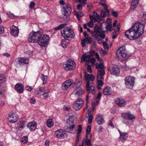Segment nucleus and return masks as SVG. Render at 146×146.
<instances>
[{"label":"nucleus","instance_id":"nucleus-35","mask_svg":"<svg viewBox=\"0 0 146 146\" xmlns=\"http://www.w3.org/2000/svg\"><path fill=\"white\" fill-rule=\"evenodd\" d=\"M50 92L49 90L47 89L42 94L44 98V99H46L49 95V93Z\"/></svg>","mask_w":146,"mask_h":146},{"label":"nucleus","instance_id":"nucleus-24","mask_svg":"<svg viewBox=\"0 0 146 146\" xmlns=\"http://www.w3.org/2000/svg\"><path fill=\"white\" fill-rule=\"evenodd\" d=\"M110 72L111 74L115 76H118L119 74L120 70L117 67L112 68L111 69Z\"/></svg>","mask_w":146,"mask_h":146},{"label":"nucleus","instance_id":"nucleus-50","mask_svg":"<svg viewBox=\"0 0 146 146\" xmlns=\"http://www.w3.org/2000/svg\"><path fill=\"white\" fill-rule=\"evenodd\" d=\"M94 30L96 33H99L100 32V29L98 26L95 27L94 28Z\"/></svg>","mask_w":146,"mask_h":146},{"label":"nucleus","instance_id":"nucleus-55","mask_svg":"<svg viewBox=\"0 0 146 146\" xmlns=\"http://www.w3.org/2000/svg\"><path fill=\"white\" fill-rule=\"evenodd\" d=\"M77 9L78 10H81L82 9V5L81 4H78L77 5Z\"/></svg>","mask_w":146,"mask_h":146},{"label":"nucleus","instance_id":"nucleus-22","mask_svg":"<svg viewBox=\"0 0 146 146\" xmlns=\"http://www.w3.org/2000/svg\"><path fill=\"white\" fill-rule=\"evenodd\" d=\"M118 131L120 134V136L119 137V139L120 141H124L127 140L128 137V133L127 132H121L119 130Z\"/></svg>","mask_w":146,"mask_h":146},{"label":"nucleus","instance_id":"nucleus-7","mask_svg":"<svg viewBox=\"0 0 146 146\" xmlns=\"http://www.w3.org/2000/svg\"><path fill=\"white\" fill-rule=\"evenodd\" d=\"M126 87L128 88L132 89L134 84V78L131 76L126 77L124 79Z\"/></svg>","mask_w":146,"mask_h":146},{"label":"nucleus","instance_id":"nucleus-32","mask_svg":"<svg viewBox=\"0 0 146 146\" xmlns=\"http://www.w3.org/2000/svg\"><path fill=\"white\" fill-rule=\"evenodd\" d=\"M25 125V121H21L19 124L18 127L19 130H21L22 129L24 128Z\"/></svg>","mask_w":146,"mask_h":146},{"label":"nucleus","instance_id":"nucleus-60","mask_svg":"<svg viewBox=\"0 0 146 146\" xmlns=\"http://www.w3.org/2000/svg\"><path fill=\"white\" fill-rule=\"evenodd\" d=\"M82 125H80L78 126V128L77 129V131L78 133H80V132L82 131Z\"/></svg>","mask_w":146,"mask_h":146},{"label":"nucleus","instance_id":"nucleus-28","mask_svg":"<svg viewBox=\"0 0 146 146\" xmlns=\"http://www.w3.org/2000/svg\"><path fill=\"white\" fill-rule=\"evenodd\" d=\"M88 112L86 114V117H88V123H91L93 119V116L92 115L90 114L91 111L88 109L87 110Z\"/></svg>","mask_w":146,"mask_h":146},{"label":"nucleus","instance_id":"nucleus-29","mask_svg":"<svg viewBox=\"0 0 146 146\" xmlns=\"http://www.w3.org/2000/svg\"><path fill=\"white\" fill-rule=\"evenodd\" d=\"M139 0H133L131 4V8L133 10L137 6Z\"/></svg>","mask_w":146,"mask_h":146},{"label":"nucleus","instance_id":"nucleus-36","mask_svg":"<svg viewBox=\"0 0 146 146\" xmlns=\"http://www.w3.org/2000/svg\"><path fill=\"white\" fill-rule=\"evenodd\" d=\"M6 81V77L4 74L0 75V84H2Z\"/></svg>","mask_w":146,"mask_h":146},{"label":"nucleus","instance_id":"nucleus-57","mask_svg":"<svg viewBox=\"0 0 146 146\" xmlns=\"http://www.w3.org/2000/svg\"><path fill=\"white\" fill-rule=\"evenodd\" d=\"M95 54V51L94 50H91L90 51V55L92 57L94 56Z\"/></svg>","mask_w":146,"mask_h":146},{"label":"nucleus","instance_id":"nucleus-43","mask_svg":"<svg viewBox=\"0 0 146 146\" xmlns=\"http://www.w3.org/2000/svg\"><path fill=\"white\" fill-rule=\"evenodd\" d=\"M112 27V25L111 23L108 24L106 26V28L107 31H111V29Z\"/></svg>","mask_w":146,"mask_h":146},{"label":"nucleus","instance_id":"nucleus-63","mask_svg":"<svg viewBox=\"0 0 146 146\" xmlns=\"http://www.w3.org/2000/svg\"><path fill=\"white\" fill-rule=\"evenodd\" d=\"M4 28L3 27L1 26L0 27V34H2L4 32Z\"/></svg>","mask_w":146,"mask_h":146},{"label":"nucleus","instance_id":"nucleus-31","mask_svg":"<svg viewBox=\"0 0 146 146\" xmlns=\"http://www.w3.org/2000/svg\"><path fill=\"white\" fill-rule=\"evenodd\" d=\"M84 143L85 146L86 145L89 146L92 145L91 144L90 139L88 138L87 136H86V139H84Z\"/></svg>","mask_w":146,"mask_h":146},{"label":"nucleus","instance_id":"nucleus-11","mask_svg":"<svg viewBox=\"0 0 146 146\" xmlns=\"http://www.w3.org/2000/svg\"><path fill=\"white\" fill-rule=\"evenodd\" d=\"M56 136L59 139H64L66 136V132L62 129H58L55 132Z\"/></svg>","mask_w":146,"mask_h":146},{"label":"nucleus","instance_id":"nucleus-10","mask_svg":"<svg viewBox=\"0 0 146 146\" xmlns=\"http://www.w3.org/2000/svg\"><path fill=\"white\" fill-rule=\"evenodd\" d=\"M49 40V36L47 35H44L42 39L39 41V44L41 47H45L47 44Z\"/></svg>","mask_w":146,"mask_h":146},{"label":"nucleus","instance_id":"nucleus-1","mask_svg":"<svg viewBox=\"0 0 146 146\" xmlns=\"http://www.w3.org/2000/svg\"><path fill=\"white\" fill-rule=\"evenodd\" d=\"M144 27L142 23L137 22L125 32V36L130 40H135L143 33Z\"/></svg>","mask_w":146,"mask_h":146},{"label":"nucleus","instance_id":"nucleus-48","mask_svg":"<svg viewBox=\"0 0 146 146\" xmlns=\"http://www.w3.org/2000/svg\"><path fill=\"white\" fill-rule=\"evenodd\" d=\"M91 130V126L90 125L88 126L86 130V133L87 134H89L90 133Z\"/></svg>","mask_w":146,"mask_h":146},{"label":"nucleus","instance_id":"nucleus-42","mask_svg":"<svg viewBox=\"0 0 146 146\" xmlns=\"http://www.w3.org/2000/svg\"><path fill=\"white\" fill-rule=\"evenodd\" d=\"M28 141L27 137L26 136H24L23 137L21 140V141L23 143H25L27 142Z\"/></svg>","mask_w":146,"mask_h":146},{"label":"nucleus","instance_id":"nucleus-2","mask_svg":"<svg viewBox=\"0 0 146 146\" xmlns=\"http://www.w3.org/2000/svg\"><path fill=\"white\" fill-rule=\"evenodd\" d=\"M85 79L87 82L86 86V90L88 94L90 93L91 92L94 94L95 93L94 85L93 82L94 80V77L92 74H85Z\"/></svg>","mask_w":146,"mask_h":146},{"label":"nucleus","instance_id":"nucleus-46","mask_svg":"<svg viewBox=\"0 0 146 146\" xmlns=\"http://www.w3.org/2000/svg\"><path fill=\"white\" fill-rule=\"evenodd\" d=\"M96 21H98V22L102 21V17L101 16H100L97 14H96Z\"/></svg>","mask_w":146,"mask_h":146},{"label":"nucleus","instance_id":"nucleus-8","mask_svg":"<svg viewBox=\"0 0 146 146\" xmlns=\"http://www.w3.org/2000/svg\"><path fill=\"white\" fill-rule=\"evenodd\" d=\"M125 47L122 46L120 47L117 50L116 54V56L118 58H127V54L125 52Z\"/></svg>","mask_w":146,"mask_h":146},{"label":"nucleus","instance_id":"nucleus-30","mask_svg":"<svg viewBox=\"0 0 146 146\" xmlns=\"http://www.w3.org/2000/svg\"><path fill=\"white\" fill-rule=\"evenodd\" d=\"M46 125L47 126L50 128L52 127L54 125V122L52 119H48L46 121Z\"/></svg>","mask_w":146,"mask_h":146},{"label":"nucleus","instance_id":"nucleus-34","mask_svg":"<svg viewBox=\"0 0 146 146\" xmlns=\"http://www.w3.org/2000/svg\"><path fill=\"white\" fill-rule=\"evenodd\" d=\"M104 67L103 64L102 63H100L99 64L98 63H97L96 64V68L97 69L99 68L100 70H102ZM99 72V70H98V72Z\"/></svg>","mask_w":146,"mask_h":146},{"label":"nucleus","instance_id":"nucleus-40","mask_svg":"<svg viewBox=\"0 0 146 146\" xmlns=\"http://www.w3.org/2000/svg\"><path fill=\"white\" fill-rule=\"evenodd\" d=\"M75 15L78 20H79L81 17L83 15V14L81 11L76 13Z\"/></svg>","mask_w":146,"mask_h":146},{"label":"nucleus","instance_id":"nucleus-58","mask_svg":"<svg viewBox=\"0 0 146 146\" xmlns=\"http://www.w3.org/2000/svg\"><path fill=\"white\" fill-rule=\"evenodd\" d=\"M116 31H115L112 33V38L113 39L117 37V35L116 34Z\"/></svg>","mask_w":146,"mask_h":146},{"label":"nucleus","instance_id":"nucleus-19","mask_svg":"<svg viewBox=\"0 0 146 146\" xmlns=\"http://www.w3.org/2000/svg\"><path fill=\"white\" fill-rule=\"evenodd\" d=\"M121 115L125 119L132 120L135 119V116L131 114L130 112H128L127 113H123Z\"/></svg>","mask_w":146,"mask_h":146},{"label":"nucleus","instance_id":"nucleus-12","mask_svg":"<svg viewBox=\"0 0 146 146\" xmlns=\"http://www.w3.org/2000/svg\"><path fill=\"white\" fill-rule=\"evenodd\" d=\"M62 8L64 11V15L66 16H69L70 14L72 11L70 5L66 4L63 5Z\"/></svg>","mask_w":146,"mask_h":146},{"label":"nucleus","instance_id":"nucleus-37","mask_svg":"<svg viewBox=\"0 0 146 146\" xmlns=\"http://www.w3.org/2000/svg\"><path fill=\"white\" fill-rule=\"evenodd\" d=\"M140 18L141 21L146 22V13L143 12L141 14Z\"/></svg>","mask_w":146,"mask_h":146},{"label":"nucleus","instance_id":"nucleus-23","mask_svg":"<svg viewBox=\"0 0 146 146\" xmlns=\"http://www.w3.org/2000/svg\"><path fill=\"white\" fill-rule=\"evenodd\" d=\"M15 88L18 93H21L23 92L24 87L21 83H18L15 85Z\"/></svg>","mask_w":146,"mask_h":146},{"label":"nucleus","instance_id":"nucleus-20","mask_svg":"<svg viewBox=\"0 0 146 146\" xmlns=\"http://www.w3.org/2000/svg\"><path fill=\"white\" fill-rule=\"evenodd\" d=\"M96 122L99 125H102L105 123L103 116L100 114H97L95 119Z\"/></svg>","mask_w":146,"mask_h":146},{"label":"nucleus","instance_id":"nucleus-18","mask_svg":"<svg viewBox=\"0 0 146 146\" xmlns=\"http://www.w3.org/2000/svg\"><path fill=\"white\" fill-rule=\"evenodd\" d=\"M73 83L72 79L68 80L62 84V88L64 90L67 89Z\"/></svg>","mask_w":146,"mask_h":146},{"label":"nucleus","instance_id":"nucleus-21","mask_svg":"<svg viewBox=\"0 0 146 146\" xmlns=\"http://www.w3.org/2000/svg\"><path fill=\"white\" fill-rule=\"evenodd\" d=\"M37 125L36 121H32L28 123L27 127L31 131H32L35 130Z\"/></svg>","mask_w":146,"mask_h":146},{"label":"nucleus","instance_id":"nucleus-16","mask_svg":"<svg viewBox=\"0 0 146 146\" xmlns=\"http://www.w3.org/2000/svg\"><path fill=\"white\" fill-rule=\"evenodd\" d=\"M115 103L120 107H124L126 104V102L122 98H117L115 100Z\"/></svg>","mask_w":146,"mask_h":146},{"label":"nucleus","instance_id":"nucleus-51","mask_svg":"<svg viewBox=\"0 0 146 146\" xmlns=\"http://www.w3.org/2000/svg\"><path fill=\"white\" fill-rule=\"evenodd\" d=\"M82 83L81 81H79V82H78L74 83V84H77V85L76 86V88H79L80 86L81 85Z\"/></svg>","mask_w":146,"mask_h":146},{"label":"nucleus","instance_id":"nucleus-13","mask_svg":"<svg viewBox=\"0 0 146 146\" xmlns=\"http://www.w3.org/2000/svg\"><path fill=\"white\" fill-rule=\"evenodd\" d=\"M8 119L10 122L15 123L18 120V116L16 113L12 112L9 114Z\"/></svg>","mask_w":146,"mask_h":146},{"label":"nucleus","instance_id":"nucleus-6","mask_svg":"<svg viewBox=\"0 0 146 146\" xmlns=\"http://www.w3.org/2000/svg\"><path fill=\"white\" fill-rule=\"evenodd\" d=\"M99 72L97 73V88L100 89L103 85L102 80L103 79V76L105 75V72L104 70H99Z\"/></svg>","mask_w":146,"mask_h":146},{"label":"nucleus","instance_id":"nucleus-49","mask_svg":"<svg viewBox=\"0 0 146 146\" xmlns=\"http://www.w3.org/2000/svg\"><path fill=\"white\" fill-rule=\"evenodd\" d=\"M106 13L105 11L102 10L101 12V16L102 17L104 18L106 17Z\"/></svg>","mask_w":146,"mask_h":146},{"label":"nucleus","instance_id":"nucleus-64","mask_svg":"<svg viewBox=\"0 0 146 146\" xmlns=\"http://www.w3.org/2000/svg\"><path fill=\"white\" fill-rule=\"evenodd\" d=\"M87 70L88 71L90 72L91 73L92 72L91 66L90 65H88L87 66Z\"/></svg>","mask_w":146,"mask_h":146},{"label":"nucleus","instance_id":"nucleus-4","mask_svg":"<svg viewBox=\"0 0 146 146\" xmlns=\"http://www.w3.org/2000/svg\"><path fill=\"white\" fill-rule=\"evenodd\" d=\"M60 32L62 36L66 40H71L75 36L74 31L69 27L61 29Z\"/></svg>","mask_w":146,"mask_h":146},{"label":"nucleus","instance_id":"nucleus-47","mask_svg":"<svg viewBox=\"0 0 146 146\" xmlns=\"http://www.w3.org/2000/svg\"><path fill=\"white\" fill-rule=\"evenodd\" d=\"M90 18L91 20V21L94 23L96 22V17H94L93 16L90 15Z\"/></svg>","mask_w":146,"mask_h":146},{"label":"nucleus","instance_id":"nucleus-33","mask_svg":"<svg viewBox=\"0 0 146 146\" xmlns=\"http://www.w3.org/2000/svg\"><path fill=\"white\" fill-rule=\"evenodd\" d=\"M66 39L62 40L61 42V45L64 48H65L67 47L68 44V42H66Z\"/></svg>","mask_w":146,"mask_h":146},{"label":"nucleus","instance_id":"nucleus-41","mask_svg":"<svg viewBox=\"0 0 146 146\" xmlns=\"http://www.w3.org/2000/svg\"><path fill=\"white\" fill-rule=\"evenodd\" d=\"M41 78L42 80L43 81V84H45L47 80V78L46 76H44L43 74L41 75Z\"/></svg>","mask_w":146,"mask_h":146},{"label":"nucleus","instance_id":"nucleus-17","mask_svg":"<svg viewBox=\"0 0 146 146\" xmlns=\"http://www.w3.org/2000/svg\"><path fill=\"white\" fill-rule=\"evenodd\" d=\"M10 29V33L12 35L15 37L18 36L19 30L18 27L13 25L11 27Z\"/></svg>","mask_w":146,"mask_h":146},{"label":"nucleus","instance_id":"nucleus-44","mask_svg":"<svg viewBox=\"0 0 146 146\" xmlns=\"http://www.w3.org/2000/svg\"><path fill=\"white\" fill-rule=\"evenodd\" d=\"M103 45L104 48L106 50H108L109 49V46L108 44L105 41L103 42Z\"/></svg>","mask_w":146,"mask_h":146},{"label":"nucleus","instance_id":"nucleus-54","mask_svg":"<svg viewBox=\"0 0 146 146\" xmlns=\"http://www.w3.org/2000/svg\"><path fill=\"white\" fill-rule=\"evenodd\" d=\"M29 100L30 103L32 104H34L35 102V99L34 98H30Z\"/></svg>","mask_w":146,"mask_h":146},{"label":"nucleus","instance_id":"nucleus-56","mask_svg":"<svg viewBox=\"0 0 146 146\" xmlns=\"http://www.w3.org/2000/svg\"><path fill=\"white\" fill-rule=\"evenodd\" d=\"M81 41L82 46V47L85 46V42H86V40L84 39H82Z\"/></svg>","mask_w":146,"mask_h":146},{"label":"nucleus","instance_id":"nucleus-25","mask_svg":"<svg viewBox=\"0 0 146 146\" xmlns=\"http://www.w3.org/2000/svg\"><path fill=\"white\" fill-rule=\"evenodd\" d=\"M91 57L90 55H86V54H83L81 57V62L82 63L86 61V63H88Z\"/></svg>","mask_w":146,"mask_h":146},{"label":"nucleus","instance_id":"nucleus-9","mask_svg":"<svg viewBox=\"0 0 146 146\" xmlns=\"http://www.w3.org/2000/svg\"><path fill=\"white\" fill-rule=\"evenodd\" d=\"M84 103V101L82 99L79 98L73 104V109L75 110H79L82 108Z\"/></svg>","mask_w":146,"mask_h":146},{"label":"nucleus","instance_id":"nucleus-45","mask_svg":"<svg viewBox=\"0 0 146 146\" xmlns=\"http://www.w3.org/2000/svg\"><path fill=\"white\" fill-rule=\"evenodd\" d=\"M7 15L11 18H14L16 17L13 13H11L10 12H7Z\"/></svg>","mask_w":146,"mask_h":146},{"label":"nucleus","instance_id":"nucleus-52","mask_svg":"<svg viewBox=\"0 0 146 146\" xmlns=\"http://www.w3.org/2000/svg\"><path fill=\"white\" fill-rule=\"evenodd\" d=\"M86 40V42H87L88 43H90L92 40L91 38L89 37H87L85 39Z\"/></svg>","mask_w":146,"mask_h":146},{"label":"nucleus","instance_id":"nucleus-26","mask_svg":"<svg viewBox=\"0 0 146 146\" xmlns=\"http://www.w3.org/2000/svg\"><path fill=\"white\" fill-rule=\"evenodd\" d=\"M105 0H100V1L99 2V4L102 5L104 9L108 13V15H109V13H110V11L108 9V6L106 5L105 3Z\"/></svg>","mask_w":146,"mask_h":146},{"label":"nucleus","instance_id":"nucleus-27","mask_svg":"<svg viewBox=\"0 0 146 146\" xmlns=\"http://www.w3.org/2000/svg\"><path fill=\"white\" fill-rule=\"evenodd\" d=\"M112 92L111 89V88L109 87H106L104 90L103 93L106 95H109L111 94Z\"/></svg>","mask_w":146,"mask_h":146},{"label":"nucleus","instance_id":"nucleus-62","mask_svg":"<svg viewBox=\"0 0 146 146\" xmlns=\"http://www.w3.org/2000/svg\"><path fill=\"white\" fill-rule=\"evenodd\" d=\"M112 15L115 17H117L118 16V14L116 12H115L114 11H113L112 13H111Z\"/></svg>","mask_w":146,"mask_h":146},{"label":"nucleus","instance_id":"nucleus-5","mask_svg":"<svg viewBox=\"0 0 146 146\" xmlns=\"http://www.w3.org/2000/svg\"><path fill=\"white\" fill-rule=\"evenodd\" d=\"M76 67L75 62L71 60H68L63 66V68L66 71L73 70Z\"/></svg>","mask_w":146,"mask_h":146},{"label":"nucleus","instance_id":"nucleus-14","mask_svg":"<svg viewBox=\"0 0 146 146\" xmlns=\"http://www.w3.org/2000/svg\"><path fill=\"white\" fill-rule=\"evenodd\" d=\"M29 59L28 58L25 57L18 58H16L15 62L17 64H28L29 63Z\"/></svg>","mask_w":146,"mask_h":146},{"label":"nucleus","instance_id":"nucleus-39","mask_svg":"<svg viewBox=\"0 0 146 146\" xmlns=\"http://www.w3.org/2000/svg\"><path fill=\"white\" fill-rule=\"evenodd\" d=\"M83 92L84 91L82 89L80 88L76 91L75 94L77 96H80L82 95Z\"/></svg>","mask_w":146,"mask_h":146},{"label":"nucleus","instance_id":"nucleus-59","mask_svg":"<svg viewBox=\"0 0 146 146\" xmlns=\"http://www.w3.org/2000/svg\"><path fill=\"white\" fill-rule=\"evenodd\" d=\"M35 5V3L32 1L29 4V7L30 8L32 9L33 8Z\"/></svg>","mask_w":146,"mask_h":146},{"label":"nucleus","instance_id":"nucleus-3","mask_svg":"<svg viewBox=\"0 0 146 146\" xmlns=\"http://www.w3.org/2000/svg\"><path fill=\"white\" fill-rule=\"evenodd\" d=\"M43 34V31L40 30L36 32L32 31L29 35L28 40L31 43L38 42Z\"/></svg>","mask_w":146,"mask_h":146},{"label":"nucleus","instance_id":"nucleus-15","mask_svg":"<svg viewBox=\"0 0 146 146\" xmlns=\"http://www.w3.org/2000/svg\"><path fill=\"white\" fill-rule=\"evenodd\" d=\"M69 125V127L67 129V131L70 133H72L74 132L75 131V127H76L75 124L72 121H67Z\"/></svg>","mask_w":146,"mask_h":146},{"label":"nucleus","instance_id":"nucleus-61","mask_svg":"<svg viewBox=\"0 0 146 146\" xmlns=\"http://www.w3.org/2000/svg\"><path fill=\"white\" fill-rule=\"evenodd\" d=\"M93 23L91 21L87 23L88 26L90 28L92 27L94 25Z\"/></svg>","mask_w":146,"mask_h":146},{"label":"nucleus","instance_id":"nucleus-53","mask_svg":"<svg viewBox=\"0 0 146 146\" xmlns=\"http://www.w3.org/2000/svg\"><path fill=\"white\" fill-rule=\"evenodd\" d=\"M25 89L29 91H31L33 90V87L31 86H27L25 88Z\"/></svg>","mask_w":146,"mask_h":146},{"label":"nucleus","instance_id":"nucleus-38","mask_svg":"<svg viewBox=\"0 0 146 146\" xmlns=\"http://www.w3.org/2000/svg\"><path fill=\"white\" fill-rule=\"evenodd\" d=\"M67 25L66 24H63L59 25L57 27H55L54 29L55 31H56L58 30H59L60 29H61L62 28H63L65 26Z\"/></svg>","mask_w":146,"mask_h":146}]
</instances>
